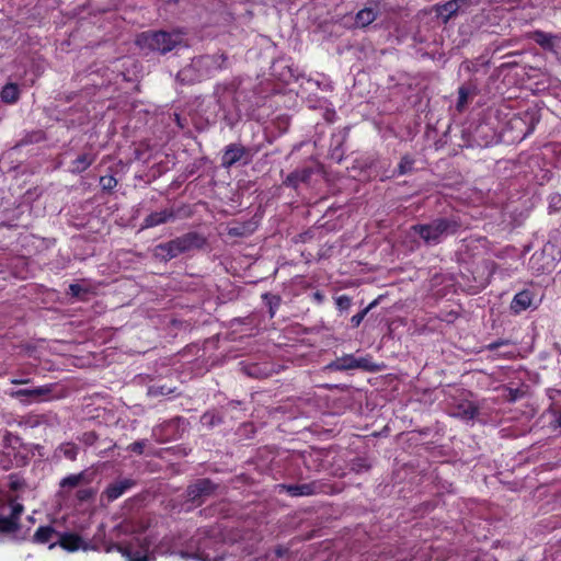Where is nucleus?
Listing matches in <instances>:
<instances>
[{"instance_id":"nucleus-1","label":"nucleus","mask_w":561,"mask_h":561,"mask_svg":"<svg viewBox=\"0 0 561 561\" xmlns=\"http://www.w3.org/2000/svg\"><path fill=\"white\" fill-rule=\"evenodd\" d=\"M458 227L455 220L437 219L428 225L413 226L411 230L419 234L425 243L436 244L450 233H454Z\"/></svg>"},{"instance_id":"nucleus-2","label":"nucleus","mask_w":561,"mask_h":561,"mask_svg":"<svg viewBox=\"0 0 561 561\" xmlns=\"http://www.w3.org/2000/svg\"><path fill=\"white\" fill-rule=\"evenodd\" d=\"M196 236L186 234L168 243L160 244L156 248V255L163 260L175 257L180 253L190 250L195 245Z\"/></svg>"},{"instance_id":"nucleus-3","label":"nucleus","mask_w":561,"mask_h":561,"mask_svg":"<svg viewBox=\"0 0 561 561\" xmlns=\"http://www.w3.org/2000/svg\"><path fill=\"white\" fill-rule=\"evenodd\" d=\"M0 515V534H13L19 529L23 505L11 501Z\"/></svg>"},{"instance_id":"nucleus-4","label":"nucleus","mask_w":561,"mask_h":561,"mask_svg":"<svg viewBox=\"0 0 561 561\" xmlns=\"http://www.w3.org/2000/svg\"><path fill=\"white\" fill-rule=\"evenodd\" d=\"M56 539L60 543V546L70 551V534H59L53 528L46 526V527H39L35 534H34V540L39 543H46L50 540Z\"/></svg>"},{"instance_id":"nucleus-5","label":"nucleus","mask_w":561,"mask_h":561,"mask_svg":"<svg viewBox=\"0 0 561 561\" xmlns=\"http://www.w3.org/2000/svg\"><path fill=\"white\" fill-rule=\"evenodd\" d=\"M138 46H149L153 50H158L161 54H165L173 49L175 46V42L172 39V37H140L137 42Z\"/></svg>"},{"instance_id":"nucleus-6","label":"nucleus","mask_w":561,"mask_h":561,"mask_svg":"<svg viewBox=\"0 0 561 561\" xmlns=\"http://www.w3.org/2000/svg\"><path fill=\"white\" fill-rule=\"evenodd\" d=\"M378 7L379 1H369V5L358 11L357 14L355 15V26L358 28H364L370 23H373L377 18Z\"/></svg>"},{"instance_id":"nucleus-7","label":"nucleus","mask_w":561,"mask_h":561,"mask_svg":"<svg viewBox=\"0 0 561 561\" xmlns=\"http://www.w3.org/2000/svg\"><path fill=\"white\" fill-rule=\"evenodd\" d=\"M468 5L469 0H450L444 4L436 5V14L443 22H447L460 9L467 8Z\"/></svg>"},{"instance_id":"nucleus-8","label":"nucleus","mask_w":561,"mask_h":561,"mask_svg":"<svg viewBox=\"0 0 561 561\" xmlns=\"http://www.w3.org/2000/svg\"><path fill=\"white\" fill-rule=\"evenodd\" d=\"M51 391L50 386H41L32 389H20L15 391H11L10 396L13 398H23L26 397L30 401H39L42 398L48 396Z\"/></svg>"},{"instance_id":"nucleus-9","label":"nucleus","mask_w":561,"mask_h":561,"mask_svg":"<svg viewBox=\"0 0 561 561\" xmlns=\"http://www.w3.org/2000/svg\"><path fill=\"white\" fill-rule=\"evenodd\" d=\"M133 485V481L131 480H128V479H125V480H122V481H118L116 483H113L112 485H110L106 491H105V494L107 496V500L108 501H114L116 500L117 497H119L126 490H128L129 488H131Z\"/></svg>"},{"instance_id":"nucleus-10","label":"nucleus","mask_w":561,"mask_h":561,"mask_svg":"<svg viewBox=\"0 0 561 561\" xmlns=\"http://www.w3.org/2000/svg\"><path fill=\"white\" fill-rule=\"evenodd\" d=\"M531 305V295L528 291H520L515 295L511 308L516 312L526 310Z\"/></svg>"},{"instance_id":"nucleus-11","label":"nucleus","mask_w":561,"mask_h":561,"mask_svg":"<svg viewBox=\"0 0 561 561\" xmlns=\"http://www.w3.org/2000/svg\"><path fill=\"white\" fill-rule=\"evenodd\" d=\"M123 556L126 557L127 561H150L147 551L148 548L141 546V551H134L131 547L128 548H119Z\"/></svg>"},{"instance_id":"nucleus-12","label":"nucleus","mask_w":561,"mask_h":561,"mask_svg":"<svg viewBox=\"0 0 561 561\" xmlns=\"http://www.w3.org/2000/svg\"><path fill=\"white\" fill-rule=\"evenodd\" d=\"M211 484L208 480H201L190 488L188 495L192 500H196L199 496L210 493Z\"/></svg>"},{"instance_id":"nucleus-13","label":"nucleus","mask_w":561,"mask_h":561,"mask_svg":"<svg viewBox=\"0 0 561 561\" xmlns=\"http://www.w3.org/2000/svg\"><path fill=\"white\" fill-rule=\"evenodd\" d=\"M19 88L15 83H8L1 91V99L5 103H14L19 99Z\"/></svg>"},{"instance_id":"nucleus-14","label":"nucleus","mask_w":561,"mask_h":561,"mask_svg":"<svg viewBox=\"0 0 561 561\" xmlns=\"http://www.w3.org/2000/svg\"><path fill=\"white\" fill-rule=\"evenodd\" d=\"M171 213L168 210H161L149 215L145 220V227H153L163 224L171 217Z\"/></svg>"},{"instance_id":"nucleus-15","label":"nucleus","mask_w":561,"mask_h":561,"mask_svg":"<svg viewBox=\"0 0 561 561\" xmlns=\"http://www.w3.org/2000/svg\"><path fill=\"white\" fill-rule=\"evenodd\" d=\"M242 156V150L236 147H230L226 150L222 157V163L227 167L237 162Z\"/></svg>"},{"instance_id":"nucleus-16","label":"nucleus","mask_w":561,"mask_h":561,"mask_svg":"<svg viewBox=\"0 0 561 561\" xmlns=\"http://www.w3.org/2000/svg\"><path fill=\"white\" fill-rule=\"evenodd\" d=\"M356 357L353 355H346L334 362L333 367L340 370L355 369Z\"/></svg>"},{"instance_id":"nucleus-17","label":"nucleus","mask_w":561,"mask_h":561,"mask_svg":"<svg viewBox=\"0 0 561 561\" xmlns=\"http://www.w3.org/2000/svg\"><path fill=\"white\" fill-rule=\"evenodd\" d=\"M477 413V409L471 403H466L459 407V411L454 414L463 419H473Z\"/></svg>"},{"instance_id":"nucleus-18","label":"nucleus","mask_w":561,"mask_h":561,"mask_svg":"<svg viewBox=\"0 0 561 561\" xmlns=\"http://www.w3.org/2000/svg\"><path fill=\"white\" fill-rule=\"evenodd\" d=\"M356 368H360V369L368 370V371H374L378 367L368 357H359V358L356 357L355 369Z\"/></svg>"},{"instance_id":"nucleus-19","label":"nucleus","mask_w":561,"mask_h":561,"mask_svg":"<svg viewBox=\"0 0 561 561\" xmlns=\"http://www.w3.org/2000/svg\"><path fill=\"white\" fill-rule=\"evenodd\" d=\"M93 161V157L89 153H85V154H82L80 156L76 161H75V169L77 171H83L85 170Z\"/></svg>"},{"instance_id":"nucleus-20","label":"nucleus","mask_w":561,"mask_h":561,"mask_svg":"<svg viewBox=\"0 0 561 561\" xmlns=\"http://www.w3.org/2000/svg\"><path fill=\"white\" fill-rule=\"evenodd\" d=\"M288 492L294 495V496H297V495H308L311 493V490H310V486L309 485H293V486H288Z\"/></svg>"},{"instance_id":"nucleus-21","label":"nucleus","mask_w":561,"mask_h":561,"mask_svg":"<svg viewBox=\"0 0 561 561\" xmlns=\"http://www.w3.org/2000/svg\"><path fill=\"white\" fill-rule=\"evenodd\" d=\"M100 184L103 190L111 191L112 188H114L116 186L117 181L112 175H104L100 179Z\"/></svg>"},{"instance_id":"nucleus-22","label":"nucleus","mask_w":561,"mask_h":561,"mask_svg":"<svg viewBox=\"0 0 561 561\" xmlns=\"http://www.w3.org/2000/svg\"><path fill=\"white\" fill-rule=\"evenodd\" d=\"M71 543H72V552L76 550H79V549H83V550L87 549V545L83 542V540L78 535L72 534Z\"/></svg>"},{"instance_id":"nucleus-23","label":"nucleus","mask_w":561,"mask_h":561,"mask_svg":"<svg viewBox=\"0 0 561 561\" xmlns=\"http://www.w3.org/2000/svg\"><path fill=\"white\" fill-rule=\"evenodd\" d=\"M181 557L183 559L194 558L198 561H210V558L208 557V554H205L204 552H198L195 554H190L187 552H181Z\"/></svg>"},{"instance_id":"nucleus-24","label":"nucleus","mask_w":561,"mask_h":561,"mask_svg":"<svg viewBox=\"0 0 561 561\" xmlns=\"http://www.w3.org/2000/svg\"><path fill=\"white\" fill-rule=\"evenodd\" d=\"M413 161L409 157H403L400 164L399 170L401 174L407 173L412 168Z\"/></svg>"},{"instance_id":"nucleus-25","label":"nucleus","mask_w":561,"mask_h":561,"mask_svg":"<svg viewBox=\"0 0 561 561\" xmlns=\"http://www.w3.org/2000/svg\"><path fill=\"white\" fill-rule=\"evenodd\" d=\"M467 91L465 88H460L459 89V100H458V103H457V108L459 111H461L467 102Z\"/></svg>"},{"instance_id":"nucleus-26","label":"nucleus","mask_w":561,"mask_h":561,"mask_svg":"<svg viewBox=\"0 0 561 561\" xmlns=\"http://www.w3.org/2000/svg\"><path fill=\"white\" fill-rule=\"evenodd\" d=\"M336 305L340 309H347L351 306V299L347 296H340L336 298Z\"/></svg>"},{"instance_id":"nucleus-27","label":"nucleus","mask_w":561,"mask_h":561,"mask_svg":"<svg viewBox=\"0 0 561 561\" xmlns=\"http://www.w3.org/2000/svg\"><path fill=\"white\" fill-rule=\"evenodd\" d=\"M369 308H366L365 310H363L362 312L355 314L352 317L351 321L352 323L354 324V327H358L360 324V322L363 321V319L365 318L367 311H368Z\"/></svg>"},{"instance_id":"nucleus-28","label":"nucleus","mask_w":561,"mask_h":561,"mask_svg":"<svg viewBox=\"0 0 561 561\" xmlns=\"http://www.w3.org/2000/svg\"><path fill=\"white\" fill-rule=\"evenodd\" d=\"M129 448L133 450V451H136L138 454H141L142 453V449H144V444L142 443H134L129 446Z\"/></svg>"},{"instance_id":"nucleus-29","label":"nucleus","mask_w":561,"mask_h":561,"mask_svg":"<svg viewBox=\"0 0 561 561\" xmlns=\"http://www.w3.org/2000/svg\"><path fill=\"white\" fill-rule=\"evenodd\" d=\"M210 61V58L209 57H202L197 60H195L192 65V67H196V66H199V65H208Z\"/></svg>"},{"instance_id":"nucleus-30","label":"nucleus","mask_w":561,"mask_h":561,"mask_svg":"<svg viewBox=\"0 0 561 561\" xmlns=\"http://www.w3.org/2000/svg\"><path fill=\"white\" fill-rule=\"evenodd\" d=\"M190 70H191V68H185V69L181 70L180 73H179V77L182 80H186L188 78Z\"/></svg>"},{"instance_id":"nucleus-31","label":"nucleus","mask_w":561,"mask_h":561,"mask_svg":"<svg viewBox=\"0 0 561 561\" xmlns=\"http://www.w3.org/2000/svg\"><path fill=\"white\" fill-rule=\"evenodd\" d=\"M11 382L13 385H23V383H27L28 380H26V379H12Z\"/></svg>"},{"instance_id":"nucleus-32","label":"nucleus","mask_w":561,"mask_h":561,"mask_svg":"<svg viewBox=\"0 0 561 561\" xmlns=\"http://www.w3.org/2000/svg\"><path fill=\"white\" fill-rule=\"evenodd\" d=\"M67 485H70V477H66L61 480V486L66 488Z\"/></svg>"},{"instance_id":"nucleus-33","label":"nucleus","mask_w":561,"mask_h":561,"mask_svg":"<svg viewBox=\"0 0 561 561\" xmlns=\"http://www.w3.org/2000/svg\"><path fill=\"white\" fill-rule=\"evenodd\" d=\"M71 290H72V298H73L75 296H78V295H79V288H78V286H77V285H72Z\"/></svg>"},{"instance_id":"nucleus-34","label":"nucleus","mask_w":561,"mask_h":561,"mask_svg":"<svg viewBox=\"0 0 561 561\" xmlns=\"http://www.w3.org/2000/svg\"><path fill=\"white\" fill-rule=\"evenodd\" d=\"M554 423L557 426L561 427V411L559 412L558 416L556 417Z\"/></svg>"},{"instance_id":"nucleus-35","label":"nucleus","mask_w":561,"mask_h":561,"mask_svg":"<svg viewBox=\"0 0 561 561\" xmlns=\"http://www.w3.org/2000/svg\"><path fill=\"white\" fill-rule=\"evenodd\" d=\"M541 41L539 42L540 45L546 46L549 44V37H540Z\"/></svg>"},{"instance_id":"nucleus-36","label":"nucleus","mask_w":561,"mask_h":561,"mask_svg":"<svg viewBox=\"0 0 561 561\" xmlns=\"http://www.w3.org/2000/svg\"><path fill=\"white\" fill-rule=\"evenodd\" d=\"M152 35H161V36H164V35H169L165 31H158V32H154Z\"/></svg>"},{"instance_id":"nucleus-37","label":"nucleus","mask_w":561,"mask_h":561,"mask_svg":"<svg viewBox=\"0 0 561 561\" xmlns=\"http://www.w3.org/2000/svg\"><path fill=\"white\" fill-rule=\"evenodd\" d=\"M535 35L540 36V35H543V34L540 33V32H537Z\"/></svg>"},{"instance_id":"nucleus-38","label":"nucleus","mask_w":561,"mask_h":561,"mask_svg":"<svg viewBox=\"0 0 561 561\" xmlns=\"http://www.w3.org/2000/svg\"><path fill=\"white\" fill-rule=\"evenodd\" d=\"M536 257H537V254H534L531 260L534 261V260H536Z\"/></svg>"}]
</instances>
